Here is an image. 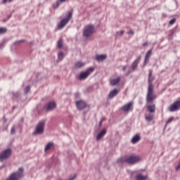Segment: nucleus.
Listing matches in <instances>:
<instances>
[{"instance_id":"f257e3e1","label":"nucleus","mask_w":180,"mask_h":180,"mask_svg":"<svg viewBox=\"0 0 180 180\" xmlns=\"http://www.w3.org/2000/svg\"><path fill=\"white\" fill-rule=\"evenodd\" d=\"M141 160V158L136 155L131 156H124L117 160V162L119 164H122V162H127V164L134 165L137 164V162H140Z\"/></svg>"},{"instance_id":"f03ea898","label":"nucleus","mask_w":180,"mask_h":180,"mask_svg":"<svg viewBox=\"0 0 180 180\" xmlns=\"http://www.w3.org/2000/svg\"><path fill=\"white\" fill-rule=\"evenodd\" d=\"M94 33H95V26L92 25H86L83 30V37H84L86 40H89V39L92 37Z\"/></svg>"},{"instance_id":"7ed1b4c3","label":"nucleus","mask_w":180,"mask_h":180,"mask_svg":"<svg viewBox=\"0 0 180 180\" xmlns=\"http://www.w3.org/2000/svg\"><path fill=\"white\" fill-rule=\"evenodd\" d=\"M24 171L23 167H20L17 172L12 173L6 180H20L24 176Z\"/></svg>"},{"instance_id":"20e7f679","label":"nucleus","mask_w":180,"mask_h":180,"mask_svg":"<svg viewBox=\"0 0 180 180\" xmlns=\"http://www.w3.org/2000/svg\"><path fill=\"white\" fill-rule=\"evenodd\" d=\"M72 18V13L69 12L67 16L63 18L60 23L58 24V29L59 30H61V29H64L65 27V25L71 20V18Z\"/></svg>"},{"instance_id":"39448f33","label":"nucleus","mask_w":180,"mask_h":180,"mask_svg":"<svg viewBox=\"0 0 180 180\" xmlns=\"http://www.w3.org/2000/svg\"><path fill=\"white\" fill-rule=\"evenodd\" d=\"M157 96L154 94V87L148 86V93L146 96V101L148 103H152L155 100Z\"/></svg>"},{"instance_id":"423d86ee","label":"nucleus","mask_w":180,"mask_h":180,"mask_svg":"<svg viewBox=\"0 0 180 180\" xmlns=\"http://www.w3.org/2000/svg\"><path fill=\"white\" fill-rule=\"evenodd\" d=\"M46 123V121L42 120L40 121L35 127V130L33 133V134H43L44 132V124Z\"/></svg>"},{"instance_id":"0eeeda50","label":"nucleus","mask_w":180,"mask_h":180,"mask_svg":"<svg viewBox=\"0 0 180 180\" xmlns=\"http://www.w3.org/2000/svg\"><path fill=\"white\" fill-rule=\"evenodd\" d=\"M94 72V68H88L85 72H81L78 77V79L82 81L84 79H86L87 77L91 75Z\"/></svg>"},{"instance_id":"6e6552de","label":"nucleus","mask_w":180,"mask_h":180,"mask_svg":"<svg viewBox=\"0 0 180 180\" xmlns=\"http://www.w3.org/2000/svg\"><path fill=\"white\" fill-rule=\"evenodd\" d=\"M12 154V149L8 148L1 152L0 154V160L4 161V160H6L7 158H9L11 157V155Z\"/></svg>"},{"instance_id":"1a4fd4ad","label":"nucleus","mask_w":180,"mask_h":180,"mask_svg":"<svg viewBox=\"0 0 180 180\" xmlns=\"http://www.w3.org/2000/svg\"><path fill=\"white\" fill-rule=\"evenodd\" d=\"M180 109V100L176 101L169 107V112H176Z\"/></svg>"},{"instance_id":"9d476101","label":"nucleus","mask_w":180,"mask_h":180,"mask_svg":"<svg viewBox=\"0 0 180 180\" xmlns=\"http://www.w3.org/2000/svg\"><path fill=\"white\" fill-rule=\"evenodd\" d=\"M57 108V103L55 101H51L44 105V108L47 112L54 110Z\"/></svg>"},{"instance_id":"9b49d317","label":"nucleus","mask_w":180,"mask_h":180,"mask_svg":"<svg viewBox=\"0 0 180 180\" xmlns=\"http://www.w3.org/2000/svg\"><path fill=\"white\" fill-rule=\"evenodd\" d=\"M75 103L78 110H84L86 108V103L83 100L77 101Z\"/></svg>"},{"instance_id":"f8f14e48","label":"nucleus","mask_w":180,"mask_h":180,"mask_svg":"<svg viewBox=\"0 0 180 180\" xmlns=\"http://www.w3.org/2000/svg\"><path fill=\"white\" fill-rule=\"evenodd\" d=\"M107 130L105 129H102L96 136V141H99L101 140V139H103L105 137V135L107 133Z\"/></svg>"},{"instance_id":"ddd939ff","label":"nucleus","mask_w":180,"mask_h":180,"mask_svg":"<svg viewBox=\"0 0 180 180\" xmlns=\"http://www.w3.org/2000/svg\"><path fill=\"white\" fill-rule=\"evenodd\" d=\"M147 109L150 113L155 112V104L152 103H147Z\"/></svg>"},{"instance_id":"4468645a","label":"nucleus","mask_w":180,"mask_h":180,"mask_svg":"<svg viewBox=\"0 0 180 180\" xmlns=\"http://www.w3.org/2000/svg\"><path fill=\"white\" fill-rule=\"evenodd\" d=\"M133 108V102H129L127 104L122 106V110L123 112H129Z\"/></svg>"},{"instance_id":"2eb2a0df","label":"nucleus","mask_w":180,"mask_h":180,"mask_svg":"<svg viewBox=\"0 0 180 180\" xmlns=\"http://www.w3.org/2000/svg\"><path fill=\"white\" fill-rule=\"evenodd\" d=\"M141 59V58L140 56H139L132 63L131 65V68H132V71H136V70H137V67L139 65V63H140V60Z\"/></svg>"},{"instance_id":"dca6fc26","label":"nucleus","mask_w":180,"mask_h":180,"mask_svg":"<svg viewBox=\"0 0 180 180\" xmlns=\"http://www.w3.org/2000/svg\"><path fill=\"white\" fill-rule=\"evenodd\" d=\"M117 94H119V90L117 89H114L108 94V99H113V98H115V96H116V95H117Z\"/></svg>"},{"instance_id":"f3484780","label":"nucleus","mask_w":180,"mask_h":180,"mask_svg":"<svg viewBox=\"0 0 180 180\" xmlns=\"http://www.w3.org/2000/svg\"><path fill=\"white\" fill-rule=\"evenodd\" d=\"M68 0H57L56 3L53 4V8L57 9L63 3L67 2Z\"/></svg>"},{"instance_id":"a211bd4d","label":"nucleus","mask_w":180,"mask_h":180,"mask_svg":"<svg viewBox=\"0 0 180 180\" xmlns=\"http://www.w3.org/2000/svg\"><path fill=\"white\" fill-rule=\"evenodd\" d=\"M153 81H154V77H153V72L150 71L148 76V86L154 87Z\"/></svg>"},{"instance_id":"6ab92c4d","label":"nucleus","mask_w":180,"mask_h":180,"mask_svg":"<svg viewBox=\"0 0 180 180\" xmlns=\"http://www.w3.org/2000/svg\"><path fill=\"white\" fill-rule=\"evenodd\" d=\"M141 137L140 135L139 134H136L134 136H133V138L131 140V143H132V144H136V143H139V141H140L141 140Z\"/></svg>"},{"instance_id":"aec40b11","label":"nucleus","mask_w":180,"mask_h":180,"mask_svg":"<svg viewBox=\"0 0 180 180\" xmlns=\"http://www.w3.org/2000/svg\"><path fill=\"white\" fill-rule=\"evenodd\" d=\"M153 51L151 50H149L145 56V60H144V65H146V64H147V63H148V60L150 58V57H151V54H152Z\"/></svg>"},{"instance_id":"412c9836","label":"nucleus","mask_w":180,"mask_h":180,"mask_svg":"<svg viewBox=\"0 0 180 180\" xmlns=\"http://www.w3.org/2000/svg\"><path fill=\"white\" fill-rule=\"evenodd\" d=\"M86 64L85 62L77 61L75 63V68H82L83 67H85Z\"/></svg>"},{"instance_id":"4be33fe9","label":"nucleus","mask_w":180,"mask_h":180,"mask_svg":"<svg viewBox=\"0 0 180 180\" xmlns=\"http://www.w3.org/2000/svg\"><path fill=\"white\" fill-rule=\"evenodd\" d=\"M119 82H120V77H117L116 79H111L110 82V85H112L113 86H115V85H117V84H119Z\"/></svg>"},{"instance_id":"5701e85b","label":"nucleus","mask_w":180,"mask_h":180,"mask_svg":"<svg viewBox=\"0 0 180 180\" xmlns=\"http://www.w3.org/2000/svg\"><path fill=\"white\" fill-rule=\"evenodd\" d=\"M96 60H97V61H103L106 60V55H98L96 57Z\"/></svg>"},{"instance_id":"b1692460","label":"nucleus","mask_w":180,"mask_h":180,"mask_svg":"<svg viewBox=\"0 0 180 180\" xmlns=\"http://www.w3.org/2000/svg\"><path fill=\"white\" fill-rule=\"evenodd\" d=\"M63 59H64V53L60 52L58 54V61H63Z\"/></svg>"},{"instance_id":"393cba45","label":"nucleus","mask_w":180,"mask_h":180,"mask_svg":"<svg viewBox=\"0 0 180 180\" xmlns=\"http://www.w3.org/2000/svg\"><path fill=\"white\" fill-rule=\"evenodd\" d=\"M53 143H51V142H50V143H49L46 146V147H45V151L46 152H47V151H49L52 147H53Z\"/></svg>"},{"instance_id":"a878e982","label":"nucleus","mask_w":180,"mask_h":180,"mask_svg":"<svg viewBox=\"0 0 180 180\" xmlns=\"http://www.w3.org/2000/svg\"><path fill=\"white\" fill-rule=\"evenodd\" d=\"M136 179L137 180H146V179H147V176H143L141 174H138L136 176Z\"/></svg>"},{"instance_id":"bb28decb","label":"nucleus","mask_w":180,"mask_h":180,"mask_svg":"<svg viewBox=\"0 0 180 180\" xmlns=\"http://www.w3.org/2000/svg\"><path fill=\"white\" fill-rule=\"evenodd\" d=\"M153 116L152 115H147L146 117V120H147V122H151V120H153Z\"/></svg>"},{"instance_id":"cd10ccee","label":"nucleus","mask_w":180,"mask_h":180,"mask_svg":"<svg viewBox=\"0 0 180 180\" xmlns=\"http://www.w3.org/2000/svg\"><path fill=\"white\" fill-rule=\"evenodd\" d=\"M6 28L5 27L0 28V34H4V33H6Z\"/></svg>"},{"instance_id":"c85d7f7f","label":"nucleus","mask_w":180,"mask_h":180,"mask_svg":"<svg viewBox=\"0 0 180 180\" xmlns=\"http://www.w3.org/2000/svg\"><path fill=\"white\" fill-rule=\"evenodd\" d=\"M58 49H61V47H63V41L61 39L58 41Z\"/></svg>"},{"instance_id":"c756f323","label":"nucleus","mask_w":180,"mask_h":180,"mask_svg":"<svg viewBox=\"0 0 180 180\" xmlns=\"http://www.w3.org/2000/svg\"><path fill=\"white\" fill-rule=\"evenodd\" d=\"M174 120V117H169L167 121L166 122V124H169V123H172V122Z\"/></svg>"},{"instance_id":"7c9ffc66","label":"nucleus","mask_w":180,"mask_h":180,"mask_svg":"<svg viewBox=\"0 0 180 180\" xmlns=\"http://www.w3.org/2000/svg\"><path fill=\"white\" fill-rule=\"evenodd\" d=\"M30 91V86H27L24 90L25 94H27Z\"/></svg>"},{"instance_id":"2f4dec72","label":"nucleus","mask_w":180,"mask_h":180,"mask_svg":"<svg viewBox=\"0 0 180 180\" xmlns=\"http://www.w3.org/2000/svg\"><path fill=\"white\" fill-rule=\"evenodd\" d=\"M124 31L117 32V36H123Z\"/></svg>"},{"instance_id":"473e14b6","label":"nucleus","mask_w":180,"mask_h":180,"mask_svg":"<svg viewBox=\"0 0 180 180\" xmlns=\"http://www.w3.org/2000/svg\"><path fill=\"white\" fill-rule=\"evenodd\" d=\"M175 22H176V19L173 18L169 21V25H174V23H175Z\"/></svg>"},{"instance_id":"72a5a7b5","label":"nucleus","mask_w":180,"mask_h":180,"mask_svg":"<svg viewBox=\"0 0 180 180\" xmlns=\"http://www.w3.org/2000/svg\"><path fill=\"white\" fill-rule=\"evenodd\" d=\"M14 98H18L19 96V92H13Z\"/></svg>"},{"instance_id":"f704fd0d","label":"nucleus","mask_w":180,"mask_h":180,"mask_svg":"<svg viewBox=\"0 0 180 180\" xmlns=\"http://www.w3.org/2000/svg\"><path fill=\"white\" fill-rule=\"evenodd\" d=\"M128 34H131V36H133L134 34V32L131 30L128 32Z\"/></svg>"},{"instance_id":"c9c22d12","label":"nucleus","mask_w":180,"mask_h":180,"mask_svg":"<svg viewBox=\"0 0 180 180\" xmlns=\"http://www.w3.org/2000/svg\"><path fill=\"white\" fill-rule=\"evenodd\" d=\"M13 0H3V4H6V2H12Z\"/></svg>"},{"instance_id":"e433bc0d","label":"nucleus","mask_w":180,"mask_h":180,"mask_svg":"<svg viewBox=\"0 0 180 180\" xmlns=\"http://www.w3.org/2000/svg\"><path fill=\"white\" fill-rule=\"evenodd\" d=\"M127 70V65L122 66V71H126Z\"/></svg>"},{"instance_id":"4c0bfd02","label":"nucleus","mask_w":180,"mask_h":180,"mask_svg":"<svg viewBox=\"0 0 180 180\" xmlns=\"http://www.w3.org/2000/svg\"><path fill=\"white\" fill-rule=\"evenodd\" d=\"M11 134H15V129L12 128L11 130Z\"/></svg>"},{"instance_id":"58836bf2","label":"nucleus","mask_w":180,"mask_h":180,"mask_svg":"<svg viewBox=\"0 0 180 180\" xmlns=\"http://www.w3.org/2000/svg\"><path fill=\"white\" fill-rule=\"evenodd\" d=\"M102 122L100 121L99 124H98V129H101V127H102Z\"/></svg>"},{"instance_id":"ea45409f","label":"nucleus","mask_w":180,"mask_h":180,"mask_svg":"<svg viewBox=\"0 0 180 180\" xmlns=\"http://www.w3.org/2000/svg\"><path fill=\"white\" fill-rule=\"evenodd\" d=\"M131 71L129 70L127 73V75H129V74H131Z\"/></svg>"},{"instance_id":"a19ab883","label":"nucleus","mask_w":180,"mask_h":180,"mask_svg":"<svg viewBox=\"0 0 180 180\" xmlns=\"http://www.w3.org/2000/svg\"><path fill=\"white\" fill-rule=\"evenodd\" d=\"M146 46H147V42L143 44V47H146Z\"/></svg>"},{"instance_id":"79ce46f5","label":"nucleus","mask_w":180,"mask_h":180,"mask_svg":"<svg viewBox=\"0 0 180 180\" xmlns=\"http://www.w3.org/2000/svg\"><path fill=\"white\" fill-rule=\"evenodd\" d=\"M22 41H23V40L18 41L17 43H22Z\"/></svg>"},{"instance_id":"37998d69","label":"nucleus","mask_w":180,"mask_h":180,"mask_svg":"<svg viewBox=\"0 0 180 180\" xmlns=\"http://www.w3.org/2000/svg\"><path fill=\"white\" fill-rule=\"evenodd\" d=\"M100 122H103V118H101Z\"/></svg>"},{"instance_id":"c03bdc74","label":"nucleus","mask_w":180,"mask_h":180,"mask_svg":"<svg viewBox=\"0 0 180 180\" xmlns=\"http://www.w3.org/2000/svg\"><path fill=\"white\" fill-rule=\"evenodd\" d=\"M2 46H3L2 44H0V49H2Z\"/></svg>"}]
</instances>
